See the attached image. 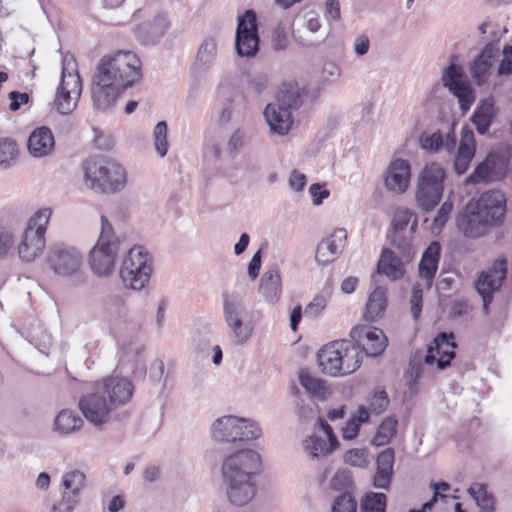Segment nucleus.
Masks as SVG:
<instances>
[{
	"label": "nucleus",
	"mask_w": 512,
	"mask_h": 512,
	"mask_svg": "<svg viewBox=\"0 0 512 512\" xmlns=\"http://www.w3.org/2000/svg\"><path fill=\"white\" fill-rule=\"evenodd\" d=\"M141 79V61L131 51L103 56L93 77L91 94L94 108L106 111L120 93Z\"/></svg>",
	"instance_id": "nucleus-1"
},
{
	"label": "nucleus",
	"mask_w": 512,
	"mask_h": 512,
	"mask_svg": "<svg viewBox=\"0 0 512 512\" xmlns=\"http://www.w3.org/2000/svg\"><path fill=\"white\" fill-rule=\"evenodd\" d=\"M506 212V200L499 190L484 192L473 208L457 217L456 223L465 236L478 238L490 228L502 223Z\"/></svg>",
	"instance_id": "nucleus-2"
},
{
	"label": "nucleus",
	"mask_w": 512,
	"mask_h": 512,
	"mask_svg": "<svg viewBox=\"0 0 512 512\" xmlns=\"http://www.w3.org/2000/svg\"><path fill=\"white\" fill-rule=\"evenodd\" d=\"M321 371L332 377L355 372L363 360V351L353 340L341 339L324 345L317 354Z\"/></svg>",
	"instance_id": "nucleus-3"
},
{
	"label": "nucleus",
	"mask_w": 512,
	"mask_h": 512,
	"mask_svg": "<svg viewBox=\"0 0 512 512\" xmlns=\"http://www.w3.org/2000/svg\"><path fill=\"white\" fill-rule=\"evenodd\" d=\"M85 185L97 193L121 191L127 182L125 169L116 161L95 157L83 164Z\"/></svg>",
	"instance_id": "nucleus-4"
},
{
	"label": "nucleus",
	"mask_w": 512,
	"mask_h": 512,
	"mask_svg": "<svg viewBox=\"0 0 512 512\" xmlns=\"http://www.w3.org/2000/svg\"><path fill=\"white\" fill-rule=\"evenodd\" d=\"M122 245L123 240L115 234L106 216L102 215L100 235L89 253L91 270L99 277L110 276L114 272Z\"/></svg>",
	"instance_id": "nucleus-5"
},
{
	"label": "nucleus",
	"mask_w": 512,
	"mask_h": 512,
	"mask_svg": "<svg viewBox=\"0 0 512 512\" xmlns=\"http://www.w3.org/2000/svg\"><path fill=\"white\" fill-rule=\"evenodd\" d=\"M52 211L43 208L29 219L18 245L19 257L31 262L41 255L45 248V233Z\"/></svg>",
	"instance_id": "nucleus-6"
},
{
	"label": "nucleus",
	"mask_w": 512,
	"mask_h": 512,
	"mask_svg": "<svg viewBox=\"0 0 512 512\" xmlns=\"http://www.w3.org/2000/svg\"><path fill=\"white\" fill-rule=\"evenodd\" d=\"M445 170L438 163L424 166L418 176L415 198L424 211L432 210L441 200L444 190Z\"/></svg>",
	"instance_id": "nucleus-7"
},
{
	"label": "nucleus",
	"mask_w": 512,
	"mask_h": 512,
	"mask_svg": "<svg viewBox=\"0 0 512 512\" xmlns=\"http://www.w3.org/2000/svg\"><path fill=\"white\" fill-rule=\"evenodd\" d=\"M152 273L151 259L140 246L129 249L120 267V278L126 287L141 290L148 283Z\"/></svg>",
	"instance_id": "nucleus-8"
},
{
	"label": "nucleus",
	"mask_w": 512,
	"mask_h": 512,
	"mask_svg": "<svg viewBox=\"0 0 512 512\" xmlns=\"http://www.w3.org/2000/svg\"><path fill=\"white\" fill-rule=\"evenodd\" d=\"M260 435L261 429L256 423L232 415L221 417L212 425V437L219 442L250 441Z\"/></svg>",
	"instance_id": "nucleus-9"
},
{
	"label": "nucleus",
	"mask_w": 512,
	"mask_h": 512,
	"mask_svg": "<svg viewBox=\"0 0 512 512\" xmlns=\"http://www.w3.org/2000/svg\"><path fill=\"white\" fill-rule=\"evenodd\" d=\"M260 455L251 449L239 450L224 458L221 466L223 481L254 480L260 471Z\"/></svg>",
	"instance_id": "nucleus-10"
},
{
	"label": "nucleus",
	"mask_w": 512,
	"mask_h": 512,
	"mask_svg": "<svg viewBox=\"0 0 512 512\" xmlns=\"http://www.w3.org/2000/svg\"><path fill=\"white\" fill-rule=\"evenodd\" d=\"M81 92L82 82L75 68V63H71L65 58L61 83L55 98V106L58 112L63 115L72 113L78 104Z\"/></svg>",
	"instance_id": "nucleus-11"
},
{
	"label": "nucleus",
	"mask_w": 512,
	"mask_h": 512,
	"mask_svg": "<svg viewBox=\"0 0 512 512\" xmlns=\"http://www.w3.org/2000/svg\"><path fill=\"white\" fill-rule=\"evenodd\" d=\"M46 263L58 276H77L83 265V256L73 246L65 243H55L48 248Z\"/></svg>",
	"instance_id": "nucleus-12"
},
{
	"label": "nucleus",
	"mask_w": 512,
	"mask_h": 512,
	"mask_svg": "<svg viewBox=\"0 0 512 512\" xmlns=\"http://www.w3.org/2000/svg\"><path fill=\"white\" fill-rule=\"evenodd\" d=\"M223 313L235 343L239 345L246 343L252 336L253 325L245 320L246 311L241 300L236 297L225 296Z\"/></svg>",
	"instance_id": "nucleus-13"
},
{
	"label": "nucleus",
	"mask_w": 512,
	"mask_h": 512,
	"mask_svg": "<svg viewBox=\"0 0 512 512\" xmlns=\"http://www.w3.org/2000/svg\"><path fill=\"white\" fill-rule=\"evenodd\" d=\"M396 250H383L377 264V273L391 281L401 279L405 275V264L409 263L415 251L405 242L402 246H394Z\"/></svg>",
	"instance_id": "nucleus-14"
},
{
	"label": "nucleus",
	"mask_w": 512,
	"mask_h": 512,
	"mask_svg": "<svg viewBox=\"0 0 512 512\" xmlns=\"http://www.w3.org/2000/svg\"><path fill=\"white\" fill-rule=\"evenodd\" d=\"M257 19L253 10L239 17L236 30V50L241 57H253L258 52Z\"/></svg>",
	"instance_id": "nucleus-15"
},
{
	"label": "nucleus",
	"mask_w": 512,
	"mask_h": 512,
	"mask_svg": "<svg viewBox=\"0 0 512 512\" xmlns=\"http://www.w3.org/2000/svg\"><path fill=\"white\" fill-rule=\"evenodd\" d=\"M506 274L507 261L504 258H499L492 263L488 270L482 271L475 282V288L482 297L485 313H488V307L492 301V294L500 289Z\"/></svg>",
	"instance_id": "nucleus-16"
},
{
	"label": "nucleus",
	"mask_w": 512,
	"mask_h": 512,
	"mask_svg": "<svg viewBox=\"0 0 512 512\" xmlns=\"http://www.w3.org/2000/svg\"><path fill=\"white\" fill-rule=\"evenodd\" d=\"M319 14L313 9H303L293 23V34L303 44L311 46L324 40L326 31H320Z\"/></svg>",
	"instance_id": "nucleus-17"
},
{
	"label": "nucleus",
	"mask_w": 512,
	"mask_h": 512,
	"mask_svg": "<svg viewBox=\"0 0 512 512\" xmlns=\"http://www.w3.org/2000/svg\"><path fill=\"white\" fill-rule=\"evenodd\" d=\"M78 407L84 417L95 426L107 423L114 410L106 396L96 386H94L93 392L83 395L79 399Z\"/></svg>",
	"instance_id": "nucleus-18"
},
{
	"label": "nucleus",
	"mask_w": 512,
	"mask_h": 512,
	"mask_svg": "<svg viewBox=\"0 0 512 512\" xmlns=\"http://www.w3.org/2000/svg\"><path fill=\"white\" fill-rule=\"evenodd\" d=\"M350 338L358 344L367 356H379L387 346V337L384 332L376 327L357 325L350 331Z\"/></svg>",
	"instance_id": "nucleus-19"
},
{
	"label": "nucleus",
	"mask_w": 512,
	"mask_h": 512,
	"mask_svg": "<svg viewBox=\"0 0 512 512\" xmlns=\"http://www.w3.org/2000/svg\"><path fill=\"white\" fill-rule=\"evenodd\" d=\"M95 386L106 396L108 403L114 410L126 404L133 394V384L129 380L118 376H109L97 382Z\"/></svg>",
	"instance_id": "nucleus-20"
},
{
	"label": "nucleus",
	"mask_w": 512,
	"mask_h": 512,
	"mask_svg": "<svg viewBox=\"0 0 512 512\" xmlns=\"http://www.w3.org/2000/svg\"><path fill=\"white\" fill-rule=\"evenodd\" d=\"M442 82L458 98L461 110L463 112L469 110L474 96L468 84L463 80L462 68L454 63L450 64L443 72Z\"/></svg>",
	"instance_id": "nucleus-21"
},
{
	"label": "nucleus",
	"mask_w": 512,
	"mask_h": 512,
	"mask_svg": "<svg viewBox=\"0 0 512 512\" xmlns=\"http://www.w3.org/2000/svg\"><path fill=\"white\" fill-rule=\"evenodd\" d=\"M453 333H440L429 345L424 362L427 365L437 364V368H446L455 356L456 347Z\"/></svg>",
	"instance_id": "nucleus-22"
},
{
	"label": "nucleus",
	"mask_w": 512,
	"mask_h": 512,
	"mask_svg": "<svg viewBox=\"0 0 512 512\" xmlns=\"http://www.w3.org/2000/svg\"><path fill=\"white\" fill-rule=\"evenodd\" d=\"M417 229V217L407 208H398L392 219V233L390 235L393 246H402L407 243L412 246V235Z\"/></svg>",
	"instance_id": "nucleus-23"
},
{
	"label": "nucleus",
	"mask_w": 512,
	"mask_h": 512,
	"mask_svg": "<svg viewBox=\"0 0 512 512\" xmlns=\"http://www.w3.org/2000/svg\"><path fill=\"white\" fill-rule=\"evenodd\" d=\"M507 167L508 162L504 157L489 154L486 159L474 169L465 183L477 184L501 180L506 175Z\"/></svg>",
	"instance_id": "nucleus-24"
},
{
	"label": "nucleus",
	"mask_w": 512,
	"mask_h": 512,
	"mask_svg": "<svg viewBox=\"0 0 512 512\" xmlns=\"http://www.w3.org/2000/svg\"><path fill=\"white\" fill-rule=\"evenodd\" d=\"M410 176L409 162L401 158L393 159L386 170L385 187L391 192L402 194L409 186Z\"/></svg>",
	"instance_id": "nucleus-25"
},
{
	"label": "nucleus",
	"mask_w": 512,
	"mask_h": 512,
	"mask_svg": "<svg viewBox=\"0 0 512 512\" xmlns=\"http://www.w3.org/2000/svg\"><path fill=\"white\" fill-rule=\"evenodd\" d=\"M347 239V232L343 228H338L324 238L316 248L315 259L318 264L326 265L336 260L341 254L344 243Z\"/></svg>",
	"instance_id": "nucleus-26"
},
{
	"label": "nucleus",
	"mask_w": 512,
	"mask_h": 512,
	"mask_svg": "<svg viewBox=\"0 0 512 512\" xmlns=\"http://www.w3.org/2000/svg\"><path fill=\"white\" fill-rule=\"evenodd\" d=\"M169 27L165 13H158L152 19L141 23L136 29V37L143 45H155Z\"/></svg>",
	"instance_id": "nucleus-27"
},
{
	"label": "nucleus",
	"mask_w": 512,
	"mask_h": 512,
	"mask_svg": "<svg viewBox=\"0 0 512 512\" xmlns=\"http://www.w3.org/2000/svg\"><path fill=\"white\" fill-rule=\"evenodd\" d=\"M318 425L319 428L322 429L326 434L329 440V444H327L324 439L317 436L307 437L303 441V446L305 451L308 452L312 458H318L320 455H326L332 452L338 446L337 438L327 421L323 418H319Z\"/></svg>",
	"instance_id": "nucleus-28"
},
{
	"label": "nucleus",
	"mask_w": 512,
	"mask_h": 512,
	"mask_svg": "<svg viewBox=\"0 0 512 512\" xmlns=\"http://www.w3.org/2000/svg\"><path fill=\"white\" fill-rule=\"evenodd\" d=\"M420 147L430 153L438 152L444 148L448 153H452L456 147V136L454 124H452L446 133L437 130L432 133L424 132L419 137Z\"/></svg>",
	"instance_id": "nucleus-29"
},
{
	"label": "nucleus",
	"mask_w": 512,
	"mask_h": 512,
	"mask_svg": "<svg viewBox=\"0 0 512 512\" xmlns=\"http://www.w3.org/2000/svg\"><path fill=\"white\" fill-rule=\"evenodd\" d=\"M228 501L236 506L248 505L256 495L254 480L223 481Z\"/></svg>",
	"instance_id": "nucleus-30"
},
{
	"label": "nucleus",
	"mask_w": 512,
	"mask_h": 512,
	"mask_svg": "<svg viewBox=\"0 0 512 512\" xmlns=\"http://www.w3.org/2000/svg\"><path fill=\"white\" fill-rule=\"evenodd\" d=\"M264 117L270 131L278 135H286L293 123L291 111L276 102L266 106Z\"/></svg>",
	"instance_id": "nucleus-31"
},
{
	"label": "nucleus",
	"mask_w": 512,
	"mask_h": 512,
	"mask_svg": "<svg viewBox=\"0 0 512 512\" xmlns=\"http://www.w3.org/2000/svg\"><path fill=\"white\" fill-rule=\"evenodd\" d=\"M499 48L494 43H488L485 45L478 57L473 61L471 65V74L478 85H482L486 82L490 69L498 57Z\"/></svg>",
	"instance_id": "nucleus-32"
},
{
	"label": "nucleus",
	"mask_w": 512,
	"mask_h": 512,
	"mask_svg": "<svg viewBox=\"0 0 512 512\" xmlns=\"http://www.w3.org/2000/svg\"><path fill=\"white\" fill-rule=\"evenodd\" d=\"M476 151V142L472 130L464 127L461 132L460 144L454 158V169L457 174L467 171Z\"/></svg>",
	"instance_id": "nucleus-33"
},
{
	"label": "nucleus",
	"mask_w": 512,
	"mask_h": 512,
	"mask_svg": "<svg viewBox=\"0 0 512 512\" xmlns=\"http://www.w3.org/2000/svg\"><path fill=\"white\" fill-rule=\"evenodd\" d=\"M54 146V136L46 126L36 128L28 138V151L36 158L50 155L54 150Z\"/></svg>",
	"instance_id": "nucleus-34"
},
{
	"label": "nucleus",
	"mask_w": 512,
	"mask_h": 512,
	"mask_svg": "<svg viewBox=\"0 0 512 512\" xmlns=\"http://www.w3.org/2000/svg\"><path fill=\"white\" fill-rule=\"evenodd\" d=\"M394 464V451L388 448L377 457V471L373 479V485L378 489H387L391 482Z\"/></svg>",
	"instance_id": "nucleus-35"
},
{
	"label": "nucleus",
	"mask_w": 512,
	"mask_h": 512,
	"mask_svg": "<svg viewBox=\"0 0 512 512\" xmlns=\"http://www.w3.org/2000/svg\"><path fill=\"white\" fill-rule=\"evenodd\" d=\"M259 292L269 303L275 304L279 301L282 292V284L277 269H269L262 275Z\"/></svg>",
	"instance_id": "nucleus-36"
},
{
	"label": "nucleus",
	"mask_w": 512,
	"mask_h": 512,
	"mask_svg": "<svg viewBox=\"0 0 512 512\" xmlns=\"http://www.w3.org/2000/svg\"><path fill=\"white\" fill-rule=\"evenodd\" d=\"M304 94V88L299 83L290 81L282 84L275 102L291 111L301 106Z\"/></svg>",
	"instance_id": "nucleus-37"
},
{
	"label": "nucleus",
	"mask_w": 512,
	"mask_h": 512,
	"mask_svg": "<svg viewBox=\"0 0 512 512\" xmlns=\"http://www.w3.org/2000/svg\"><path fill=\"white\" fill-rule=\"evenodd\" d=\"M440 244L432 242L424 251L419 263V275L429 284L435 276L440 257Z\"/></svg>",
	"instance_id": "nucleus-38"
},
{
	"label": "nucleus",
	"mask_w": 512,
	"mask_h": 512,
	"mask_svg": "<svg viewBox=\"0 0 512 512\" xmlns=\"http://www.w3.org/2000/svg\"><path fill=\"white\" fill-rule=\"evenodd\" d=\"M387 306L386 289L378 286L369 295L365 306L364 318L367 321L374 322L382 317Z\"/></svg>",
	"instance_id": "nucleus-39"
},
{
	"label": "nucleus",
	"mask_w": 512,
	"mask_h": 512,
	"mask_svg": "<svg viewBox=\"0 0 512 512\" xmlns=\"http://www.w3.org/2000/svg\"><path fill=\"white\" fill-rule=\"evenodd\" d=\"M217 56V42L214 38H206L199 46L196 59L194 62V69L200 73L208 71Z\"/></svg>",
	"instance_id": "nucleus-40"
},
{
	"label": "nucleus",
	"mask_w": 512,
	"mask_h": 512,
	"mask_svg": "<svg viewBox=\"0 0 512 512\" xmlns=\"http://www.w3.org/2000/svg\"><path fill=\"white\" fill-rule=\"evenodd\" d=\"M83 419L73 410L63 409L54 419L53 427L56 432L68 435L81 429Z\"/></svg>",
	"instance_id": "nucleus-41"
},
{
	"label": "nucleus",
	"mask_w": 512,
	"mask_h": 512,
	"mask_svg": "<svg viewBox=\"0 0 512 512\" xmlns=\"http://www.w3.org/2000/svg\"><path fill=\"white\" fill-rule=\"evenodd\" d=\"M86 475L83 471L73 469L65 472L61 481V494H67L79 500L80 493L85 487Z\"/></svg>",
	"instance_id": "nucleus-42"
},
{
	"label": "nucleus",
	"mask_w": 512,
	"mask_h": 512,
	"mask_svg": "<svg viewBox=\"0 0 512 512\" xmlns=\"http://www.w3.org/2000/svg\"><path fill=\"white\" fill-rule=\"evenodd\" d=\"M494 105L490 100H484L475 110L472 122L480 134H485L491 124Z\"/></svg>",
	"instance_id": "nucleus-43"
},
{
	"label": "nucleus",
	"mask_w": 512,
	"mask_h": 512,
	"mask_svg": "<svg viewBox=\"0 0 512 512\" xmlns=\"http://www.w3.org/2000/svg\"><path fill=\"white\" fill-rule=\"evenodd\" d=\"M468 493L475 500L480 512H494V497L486 490L482 483H473L468 488Z\"/></svg>",
	"instance_id": "nucleus-44"
},
{
	"label": "nucleus",
	"mask_w": 512,
	"mask_h": 512,
	"mask_svg": "<svg viewBox=\"0 0 512 512\" xmlns=\"http://www.w3.org/2000/svg\"><path fill=\"white\" fill-rule=\"evenodd\" d=\"M300 384L303 388L313 396L325 398L328 389L325 382L312 376L309 372L302 370L299 374Z\"/></svg>",
	"instance_id": "nucleus-45"
},
{
	"label": "nucleus",
	"mask_w": 512,
	"mask_h": 512,
	"mask_svg": "<svg viewBox=\"0 0 512 512\" xmlns=\"http://www.w3.org/2000/svg\"><path fill=\"white\" fill-rule=\"evenodd\" d=\"M398 421L393 417L385 418L378 427L372 443L376 446L387 444L396 433Z\"/></svg>",
	"instance_id": "nucleus-46"
},
{
	"label": "nucleus",
	"mask_w": 512,
	"mask_h": 512,
	"mask_svg": "<svg viewBox=\"0 0 512 512\" xmlns=\"http://www.w3.org/2000/svg\"><path fill=\"white\" fill-rule=\"evenodd\" d=\"M360 512H385L386 496L383 493H369L361 502Z\"/></svg>",
	"instance_id": "nucleus-47"
},
{
	"label": "nucleus",
	"mask_w": 512,
	"mask_h": 512,
	"mask_svg": "<svg viewBox=\"0 0 512 512\" xmlns=\"http://www.w3.org/2000/svg\"><path fill=\"white\" fill-rule=\"evenodd\" d=\"M167 132L165 121L158 122L153 130L154 146L160 157H164L168 151Z\"/></svg>",
	"instance_id": "nucleus-48"
},
{
	"label": "nucleus",
	"mask_w": 512,
	"mask_h": 512,
	"mask_svg": "<svg viewBox=\"0 0 512 512\" xmlns=\"http://www.w3.org/2000/svg\"><path fill=\"white\" fill-rule=\"evenodd\" d=\"M343 459L346 464L360 468L366 467L370 462L368 450L365 448L350 449L344 454Z\"/></svg>",
	"instance_id": "nucleus-49"
},
{
	"label": "nucleus",
	"mask_w": 512,
	"mask_h": 512,
	"mask_svg": "<svg viewBox=\"0 0 512 512\" xmlns=\"http://www.w3.org/2000/svg\"><path fill=\"white\" fill-rule=\"evenodd\" d=\"M17 144L8 139L0 140V168H6L17 155Z\"/></svg>",
	"instance_id": "nucleus-50"
},
{
	"label": "nucleus",
	"mask_w": 512,
	"mask_h": 512,
	"mask_svg": "<svg viewBox=\"0 0 512 512\" xmlns=\"http://www.w3.org/2000/svg\"><path fill=\"white\" fill-rule=\"evenodd\" d=\"M269 79L263 72H252L246 76L247 88L256 94L262 93L268 86Z\"/></svg>",
	"instance_id": "nucleus-51"
},
{
	"label": "nucleus",
	"mask_w": 512,
	"mask_h": 512,
	"mask_svg": "<svg viewBox=\"0 0 512 512\" xmlns=\"http://www.w3.org/2000/svg\"><path fill=\"white\" fill-rule=\"evenodd\" d=\"M357 502L348 493L344 492L338 496L332 505V512H356Z\"/></svg>",
	"instance_id": "nucleus-52"
},
{
	"label": "nucleus",
	"mask_w": 512,
	"mask_h": 512,
	"mask_svg": "<svg viewBox=\"0 0 512 512\" xmlns=\"http://www.w3.org/2000/svg\"><path fill=\"white\" fill-rule=\"evenodd\" d=\"M389 399L384 390L376 391L368 399L369 409L376 414L382 413L388 406Z\"/></svg>",
	"instance_id": "nucleus-53"
},
{
	"label": "nucleus",
	"mask_w": 512,
	"mask_h": 512,
	"mask_svg": "<svg viewBox=\"0 0 512 512\" xmlns=\"http://www.w3.org/2000/svg\"><path fill=\"white\" fill-rule=\"evenodd\" d=\"M351 484L352 479L347 470H338L330 480V487L338 491L347 490Z\"/></svg>",
	"instance_id": "nucleus-54"
},
{
	"label": "nucleus",
	"mask_w": 512,
	"mask_h": 512,
	"mask_svg": "<svg viewBox=\"0 0 512 512\" xmlns=\"http://www.w3.org/2000/svg\"><path fill=\"white\" fill-rule=\"evenodd\" d=\"M78 503L79 500L67 494H61V499L53 504L51 512H73Z\"/></svg>",
	"instance_id": "nucleus-55"
},
{
	"label": "nucleus",
	"mask_w": 512,
	"mask_h": 512,
	"mask_svg": "<svg viewBox=\"0 0 512 512\" xmlns=\"http://www.w3.org/2000/svg\"><path fill=\"white\" fill-rule=\"evenodd\" d=\"M512 74V44L505 45L502 50V60L498 67V75Z\"/></svg>",
	"instance_id": "nucleus-56"
},
{
	"label": "nucleus",
	"mask_w": 512,
	"mask_h": 512,
	"mask_svg": "<svg viewBox=\"0 0 512 512\" xmlns=\"http://www.w3.org/2000/svg\"><path fill=\"white\" fill-rule=\"evenodd\" d=\"M327 299L322 295H317L305 307L304 313L308 317H317L326 307Z\"/></svg>",
	"instance_id": "nucleus-57"
},
{
	"label": "nucleus",
	"mask_w": 512,
	"mask_h": 512,
	"mask_svg": "<svg viewBox=\"0 0 512 512\" xmlns=\"http://www.w3.org/2000/svg\"><path fill=\"white\" fill-rule=\"evenodd\" d=\"M422 288L420 284H414L410 298L411 313L414 319H418L422 308Z\"/></svg>",
	"instance_id": "nucleus-58"
},
{
	"label": "nucleus",
	"mask_w": 512,
	"mask_h": 512,
	"mask_svg": "<svg viewBox=\"0 0 512 512\" xmlns=\"http://www.w3.org/2000/svg\"><path fill=\"white\" fill-rule=\"evenodd\" d=\"M453 204L450 201H445L440 206L437 215L434 218V226L437 229H441L447 222L449 215L452 211Z\"/></svg>",
	"instance_id": "nucleus-59"
},
{
	"label": "nucleus",
	"mask_w": 512,
	"mask_h": 512,
	"mask_svg": "<svg viewBox=\"0 0 512 512\" xmlns=\"http://www.w3.org/2000/svg\"><path fill=\"white\" fill-rule=\"evenodd\" d=\"M309 192L313 197V204L320 205L324 199L328 198L330 195L329 190L323 188V186L319 183H314L309 187Z\"/></svg>",
	"instance_id": "nucleus-60"
},
{
	"label": "nucleus",
	"mask_w": 512,
	"mask_h": 512,
	"mask_svg": "<svg viewBox=\"0 0 512 512\" xmlns=\"http://www.w3.org/2000/svg\"><path fill=\"white\" fill-rule=\"evenodd\" d=\"M10 104L9 109L11 111H17L23 104H26L29 101V95L27 93H20L17 91H12L8 95Z\"/></svg>",
	"instance_id": "nucleus-61"
},
{
	"label": "nucleus",
	"mask_w": 512,
	"mask_h": 512,
	"mask_svg": "<svg viewBox=\"0 0 512 512\" xmlns=\"http://www.w3.org/2000/svg\"><path fill=\"white\" fill-rule=\"evenodd\" d=\"M359 426V421H356V416L351 417L345 427L342 428L343 438L347 440L354 439L358 434Z\"/></svg>",
	"instance_id": "nucleus-62"
},
{
	"label": "nucleus",
	"mask_w": 512,
	"mask_h": 512,
	"mask_svg": "<svg viewBox=\"0 0 512 512\" xmlns=\"http://www.w3.org/2000/svg\"><path fill=\"white\" fill-rule=\"evenodd\" d=\"M306 176L305 174L297 171V170H293L291 172V175L289 177V186L291 189H293L294 191H301L304 186L306 185Z\"/></svg>",
	"instance_id": "nucleus-63"
},
{
	"label": "nucleus",
	"mask_w": 512,
	"mask_h": 512,
	"mask_svg": "<svg viewBox=\"0 0 512 512\" xmlns=\"http://www.w3.org/2000/svg\"><path fill=\"white\" fill-rule=\"evenodd\" d=\"M273 47L276 50H283L287 46V37L285 31L281 27H277L272 36Z\"/></svg>",
	"instance_id": "nucleus-64"
}]
</instances>
